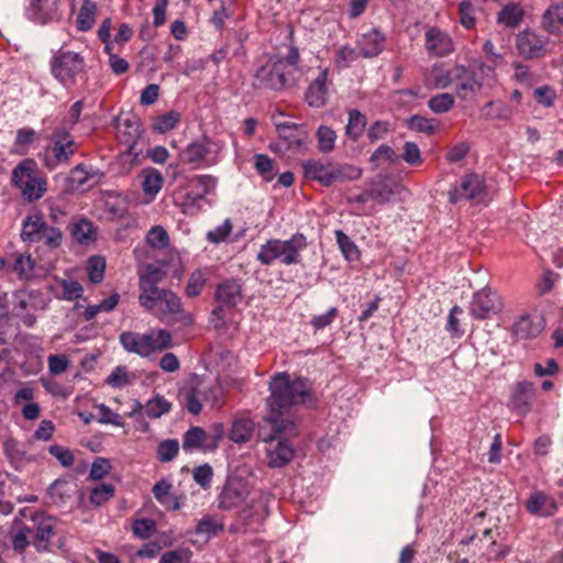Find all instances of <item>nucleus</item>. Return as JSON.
<instances>
[{"mask_svg":"<svg viewBox=\"0 0 563 563\" xmlns=\"http://www.w3.org/2000/svg\"><path fill=\"white\" fill-rule=\"evenodd\" d=\"M269 396L266 400L267 415L264 420L268 422L274 434L268 435L265 442L267 465L271 468H280L291 462L295 451L287 440H277L282 434H297L296 418L291 410L312 399V387L307 378L290 379L287 373H278L269 382Z\"/></svg>","mask_w":563,"mask_h":563,"instance_id":"nucleus-1","label":"nucleus"},{"mask_svg":"<svg viewBox=\"0 0 563 563\" xmlns=\"http://www.w3.org/2000/svg\"><path fill=\"white\" fill-rule=\"evenodd\" d=\"M299 49L290 45L285 57L269 58L260 66L252 82L255 89L283 91L296 85V74L299 71Z\"/></svg>","mask_w":563,"mask_h":563,"instance_id":"nucleus-2","label":"nucleus"},{"mask_svg":"<svg viewBox=\"0 0 563 563\" xmlns=\"http://www.w3.org/2000/svg\"><path fill=\"white\" fill-rule=\"evenodd\" d=\"M140 305L161 321L173 320L189 327L195 322L190 312L183 309L180 298L172 290L165 288L140 292Z\"/></svg>","mask_w":563,"mask_h":563,"instance_id":"nucleus-3","label":"nucleus"},{"mask_svg":"<svg viewBox=\"0 0 563 563\" xmlns=\"http://www.w3.org/2000/svg\"><path fill=\"white\" fill-rule=\"evenodd\" d=\"M308 246L303 233L297 232L288 240L271 239L261 245L256 260L265 266L278 261L280 264L290 266L301 262V252Z\"/></svg>","mask_w":563,"mask_h":563,"instance_id":"nucleus-4","label":"nucleus"},{"mask_svg":"<svg viewBox=\"0 0 563 563\" xmlns=\"http://www.w3.org/2000/svg\"><path fill=\"white\" fill-rule=\"evenodd\" d=\"M37 164L33 158L21 161L12 170V184L25 201L40 200L47 191V180L36 174Z\"/></svg>","mask_w":563,"mask_h":563,"instance_id":"nucleus-5","label":"nucleus"},{"mask_svg":"<svg viewBox=\"0 0 563 563\" xmlns=\"http://www.w3.org/2000/svg\"><path fill=\"white\" fill-rule=\"evenodd\" d=\"M48 141L43 156L44 166L53 170L58 165L68 164L78 147L68 128L60 123L53 130Z\"/></svg>","mask_w":563,"mask_h":563,"instance_id":"nucleus-6","label":"nucleus"},{"mask_svg":"<svg viewBox=\"0 0 563 563\" xmlns=\"http://www.w3.org/2000/svg\"><path fill=\"white\" fill-rule=\"evenodd\" d=\"M21 239L24 242H43L48 249H58L63 242V232L48 225L40 212L29 214L22 224Z\"/></svg>","mask_w":563,"mask_h":563,"instance_id":"nucleus-7","label":"nucleus"},{"mask_svg":"<svg viewBox=\"0 0 563 563\" xmlns=\"http://www.w3.org/2000/svg\"><path fill=\"white\" fill-rule=\"evenodd\" d=\"M135 225L136 219L129 212L128 198L108 190V229L114 231V239L124 240Z\"/></svg>","mask_w":563,"mask_h":563,"instance_id":"nucleus-8","label":"nucleus"},{"mask_svg":"<svg viewBox=\"0 0 563 563\" xmlns=\"http://www.w3.org/2000/svg\"><path fill=\"white\" fill-rule=\"evenodd\" d=\"M120 342L126 351L141 356H148L156 350L169 347L172 344V335L168 331L162 329L144 334L123 332L120 335Z\"/></svg>","mask_w":563,"mask_h":563,"instance_id":"nucleus-9","label":"nucleus"},{"mask_svg":"<svg viewBox=\"0 0 563 563\" xmlns=\"http://www.w3.org/2000/svg\"><path fill=\"white\" fill-rule=\"evenodd\" d=\"M84 68V58L75 52L59 49L51 59L54 78L66 88L75 86L78 78H82Z\"/></svg>","mask_w":563,"mask_h":563,"instance_id":"nucleus-10","label":"nucleus"},{"mask_svg":"<svg viewBox=\"0 0 563 563\" xmlns=\"http://www.w3.org/2000/svg\"><path fill=\"white\" fill-rule=\"evenodd\" d=\"M224 144L206 135L188 144L181 152V159L196 167L214 166L220 161Z\"/></svg>","mask_w":563,"mask_h":563,"instance_id":"nucleus-11","label":"nucleus"},{"mask_svg":"<svg viewBox=\"0 0 563 563\" xmlns=\"http://www.w3.org/2000/svg\"><path fill=\"white\" fill-rule=\"evenodd\" d=\"M242 298V284L239 279L231 278L222 282L214 292V299L219 306L212 310V316L222 320L223 309L238 306Z\"/></svg>","mask_w":563,"mask_h":563,"instance_id":"nucleus-12","label":"nucleus"},{"mask_svg":"<svg viewBox=\"0 0 563 563\" xmlns=\"http://www.w3.org/2000/svg\"><path fill=\"white\" fill-rule=\"evenodd\" d=\"M503 302L496 291L485 287L476 291L470 305L471 314L479 320L487 319L501 310Z\"/></svg>","mask_w":563,"mask_h":563,"instance_id":"nucleus-13","label":"nucleus"},{"mask_svg":"<svg viewBox=\"0 0 563 563\" xmlns=\"http://www.w3.org/2000/svg\"><path fill=\"white\" fill-rule=\"evenodd\" d=\"M247 485L240 479H229L220 492L217 501L221 510H233L242 507L249 497Z\"/></svg>","mask_w":563,"mask_h":563,"instance_id":"nucleus-14","label":"nucleus"},{"mask_svg":"<svg viewBox=\"0 0 563 563\" xmlns=\"http://www.w3.org/2000/svg\"><path fill=\"white\" fill-rule=\"evenodd\" d=\"M536 398V386L532 382L522 380L514 385L508 407L521 416H526L532 408Z\"/></svg>","mask_w":563,"mask_h":563,"instance_id":"nucleus-15","label":"nucleus"},{"mask_svg":"<svg viewBox=\"0 0 563 563\" xmlns=\"http://www.w3.org/2000/svg\"><path fill=\"white\" fill-rule=\"evenodd\" d=\"M213 394L210 386L202 383L185 387L179 391V401L192 415H199L202 410V402L209 401Z\"/></svg>","mask_w":563,"mask_h":563,"instance_id":"nucleus-16","label":"nucleus"},{"mask_svg":"<svg viewBox=\"0 0 563 563\" xmlns=\"http://www.w3.org/2000/svg\"><path fill=\"white\" fill-rule=\"evenodd\" d=\"M484 192V180L477 174L466 175L449 191L450 201L456 203L463 199L471 200Z\"/></svg>","mask_w":563,"mask_h":563,"instance_id":"nucleus-17","label":"nucleus"},{"mask_svg":"<svg viewBox=\"0 0 563 563\" xmlns=\"http://www.w3.org/2000/svg\"><path fill=\"white\" fill-rule=\"evenodd\" d=\"M330 84L329 68H322L306 90L305 100L309 107L319 109L327 104Z\"/></svg>","mask_w":563,"mask_h":563,"instance_id":"nucleus-18","label":"nucleus"},{"mask_svg":"<svg viewBox=\"0 0 563 563\" xmlns=\"http://www.w3.org/2000/svg\"><path fill=\"white\" fill-rule=\"evenodd\" d=\"M527 511L534 517H552L558 512L559 506L553 496L542 492H532L525 503Z\"/></svg>","mask_w":563,"mask_h":563,"instance_id":"nucleus-19","label":"nucleus"},{"mask_svg":"<svg viewBox=\"0 0 563 563\" xmlns=\"http://www.w3.org/2000/svg\"><path fill=\"white\" fill-rule=\"evenodd\" d=\"M115 136L131 151L140 137L139 120L132 114H121L114 119Z\"/></svg>","mask_w":563,"mask_h":563,"instance_id":"nucleus-20","label":"nucleus"},{"mask_svg":"<svg viewBox=\"0 0 563 563\" xmlns=\"http://www.w3.org/2000/svg\"><path fill=\"white\" fill-rule=\"evenodd\" d=\"M165 263L154 262L140 264L137 268L140 292L158 289V284L166 276Z\"/></svg>","mask_w":563,"mask_h":563,"instance_id":"nucleus-21","label":"nucleus"},{"mask_svg":"<svg viewBox=\"0 0 563 563\" xmlns=\"http://www.w3.org/2000/svg\"><path fill=\"white\" fill-rule=\"evenodd\" d=\"M68 231L73 240L84 246L93 244L98 238L97 227L82 216L71 218L68 224Z\"/></svg>","mask_w":563,"mask_h":563,"instance_id":"nucleus-22","label":"nucleus"},{"mask_svg":"<svg viewBox=\"0 0 563 563\" xmlns=\"http://www.w3.org/2000/svg\"><path fill=\"white\" fill-rule=\"evenodd\" d=\"M63 0H31L29 18L36 23L46 24L59 18Z\"/></svg>","mask_w":563,"mask_h":563,"instance_id":"nucleus-23","label":"nucleus"},{"mask_svg":"<svg viewBox=\"0 0 563 563\" xmlns=\"http://www.w3.org/2000/svg\"><path fill=\"white\" fill-rule=\"evenodd\" d=\"M545 321L541 314H522L514 323L512 332L518 340L537 338L544 329Z\"/></svg>","mask_w":563,"mask_h":563,"instance_id":"nucleus-24","label":"nucleus"},{"mask_svg":"<svg viewBox=\"0 0 563 563\" xmlns=\"http://www.w3.org/2000/svg\"><path fill=\"white\" fill-rule=\"evenodd\" d=\"M424 36L426 48L434 56H448L454 51L452 38L438 27H429Z\"/></svg>","mask_w":563,"mask_h":563,"instance_id":"nucleus-25","label":"nucleus"},{"mask_svg":"<svg viewBox=\"0 0 563 563\" xmlns=\"http://www.w3.org/2000/svg\"><path fill=\"white\" fill-rule=\"evenodd\" d=\"M457 77L454 79L455 92L462 100L473 98L482 88V82L477 80L475 73L463 65H456Z\"/></svg>","mask_w":563,"mask_h":563,"instance_id":"nucleus-26","label":"nucleus"},{"mask_svg":"<svg viewBox=\"0 0 563 563\" xmlns=\"http://www.w3.org/2000/svg\"><path fill=\"white\" fill-rule=\"evenodd\" d=\"M173 485L165 478L156 482L152 488L155 499L167 510H179L186 501V496L172 495Z\"/></svg>","mask_w":563,"mask_h":563,"instance_id":"nucleus-27","label":"nucleus"},{"mask_svg":"<svg viewBox=\"0 0 563 563\" xmlns=\"http://www.w3.org/2000/svg\"><path fill=\"white\" fill-rule=\"evenodd\" d=\"M517 48L526 58H538L545 54V41L534 32L523 31L517 36Z\"/></svg>","mask_w":563,"mask_h":563,"instance_id":"nucleus-28","label":"nucleus"},{"mask_svg":"<svg viewBox=\"0 0 563 563\" xmlns=\"http://www.w3.org/2000/svg\"><path fill=\"white\" fill-rule=\"evenodd\" d=\"M386 36L377 29H372L371 31L363 33L357 38V47L360 48V54L364 58H373L378 56L385 48Z\"/></svg>","mask_w":563,"mask_h":563,"instance_id":"nucleus-29","label":"nucleus"},{"mask_svg":"<svg viewBox=\"0 0 563 563\" xmlns=\"http://www.w3.org/2000/svg\"><path fill=\"white\" fill-rule=\"evenodd\" d=\"M332 162L308 159L302 163L306 179L318 181L323 187H330Z\"/></svg>","mask_w":563,"mask_h":563,"instance_id":"nucleus-30","label":"nucleus"},{"mask_svg":"<svg viewBox=\"0 0 563 563\" xmlns=\"http://www.w3.org/2000/svg\"><path fill=\"white\" fill-rule=\"evenodd\" d=\"M55 520L52 517L42 518L33 536V544L37 551H46L49 548L52 537L54 536Z\"/></svg>","mask_w":563,"mask_h":563,"instance_id":"nucleus-31","label":"nucleus"},{"mask_svg":"<svg viewBox=\"0 0 563 563\" xmlns=\"http://www.w3.org/2000/svg\"><path fill=\"white\" fill-rule=\"evenodd\" d=\"M525 11L519 3L510 2L501 8L497 14V23L508 27H517L523 20Z\"/></svg>","mask_w":563,"mask_h":563,"instance_id":"nucleus-32","label":"nucleus"},{"mask_svg":"<svg viewBox=\"0 0 563 563\" xmlns=\"http://www.w3.org/2000/svg\"><path fill=\"white\" fill-rule=\"evenodd\" d=\"M362 168L353 164L332 163L330 187L336 183L356 180L362 176Z\"/></svg>","mask_w":563,"mask_h":563,"instance_id":"nucleus-33","label":"nucleus"},{"mask_svg":"<svg viewBox=\"0 0 563 563\" xmlns=\"http://www.w3.org/2000/svg\"><path fill=\"white\" fill-rule=\"evenodd\" d=\"M543 27L552 34L563 31V4L551 5L542 16Z\"/></svg>","mask_w":563,"mask_h":563,"instance_id":"nucleus-34","label":"nucleus"},{"mask_svg":"<svg viewBox=\"0 0 563 563\" xmlns=\"http://www.w3.org/2000/svg\"><path fill=\"white\" fill-rule=\"evenodd\" d=\"M97 14V4L92 0H84L76 18V26L79 31H89L95 22Z\"/></svg>","mask_w":563,"mask_h":563,"instance_id":"nucleus-35","label":"nucleus"},{"mask_svg":"<svg viewBox=\"0 0 563 563\" xmlns=\"http://www.w3.org/2000/svg\"><path fill=\"white\" fill-rule=\"evenodd\" d=\"M456 65L451 68H444L442 64H435L431 68L433 85L437 89H445L454 84V79L459 78Z\"/></svg>","mask_w":563,"mask_h":563,"instance_id":"nucleus-36","label":"nucleus"},{"mask_svg":"<svg viewBox=\"0 0 563 563\" xmlns=\"http://www.w3.org/2000/svg\"><path fill=\"white\" fill-rule=\"evenodd\" d=\"M367 119L360 110L353 109L349 111L345 134L352 141H357L364 133Z\"/></svg>","mask_w":563,"mask_h":563,"instance_id":"nucleus-37","label":"nucleus"},{"mask_svg":"<svg viewBox=\"0 0 563 563\" xmlns=\"http://www.w3.org/2000/svg\"><path fill=\"white\" fill-rule=\"evenodd\" d=\"M92 175L86 170L82 164H79L70 170L67 177V189L70 191H84L91 186L89 184Z\"/></svg>","mask_w":563,"mask_h":563,"instance_id":"nucleus-38","label":"nucleus"},{"mask_svg":"<svg viewBox=\"0 0 563 563\" xmlns=\"http://www.w3.org/2000/svg\"><path fill=\"white\" fill-rule=\"evenodd\" d=\"M253 429L254 423L251 419H238L232 423L229 438L235 443H245L251 439Z\"/></svg>","mask_w":563,"mask_h":563,"instance_id":"nucleus-39","label":"nucleus"},{"mask_svg":"<svg viewBox=\"0 0 563 563\" xmlns=\"http://www.w3.org/2000/svg\"><path fill=\"white\" fill-rule=\"evenodd\" d=\"M163 176L155 168H145L143 170L142 189L146 196L154 198L163 187Z\"/></svg>","mask_w":563,"mask_h":563,"instance_id":"nucleus-40","label":"nucleus"},{"mask_svg":"<svg viewBox=\"0 0 563 563\" xmlns=\"http://www.w3.org/2000/svg\"><path fill=\"white\" fill-rule=\"evenodd\" d=\"M170 409L172 404L164 396L156 395L144 405V415L151 419H157L169 412Z\"/></svg>","mask_w":563,"mask_h":563,"instance_id":"nucleus-41","label":"nucleus"},{"mask_svg":"<svg viewBox=\"0 0 563 563\" xmlns=\"http://www.w3.org/2000/svg\"><path fill=\"white\" fill-rule=\"evenodd\" d=\"M136 380V375L130 372L126 366H117L108 376V385L113 388H123L131 386Z\"/></svg>","mask_w":563,"mask_h":563,"instance_id":"nucleus-42","label":"nucleus"},{"mask_svg":"<svg viewBox=\"0 0 563 563\" xmlns=\"http://www.w3.org/2000/svg\"><path fill=\"white\" fill-rule=\"evenodd\" d=\"M406 124L411 131L432 135L437 131L438 120L413 114L407 119Z\"/></svg>","mask_w":563,"mask_h":563,"instance_id":"nucleus-43","label":"nucleus"},{"mask_svg":"<svg viewBox=\"0 0 563 563\" xmlns=\"http://www.w3.org/2000/svg\"><path fill=\"white\" fill-rule=\"evenodd\" d=\"M136 157L131 151H124L115 162L110 166L112 177H123L129 175L135 166Z\"/></svg>","mask_w":563,"mask_h":563,"instance_id":"nucleus-44","label":"nucleus"},{"mask_svg":"<svg viewBox=\"0 0 563 563\" xmlns=\"http://www.w3.org/2000/svg\"><path fill=\"white\" fill-rule=\"evenodd\" d=\"M316 137L318 142V150L323 153L328 154L331 153L335 147L336 142V133L333 129H331L328 125H320L317 129Z\"/></svg>","mask_w":563,"mask_h":563,"instance_id":"nucleus-45","label":"nucleus"},{"mask_svg":"<svg viewBox=\"0 0 563 563\" xmlns=\"http://www.w3.org/2000/svg\"><path fill=\"white\" fill-rule=\"evenodd\" d=\"M180 121V114L175 111H168L162 115H158L154 119L152 129L158 133H167L174 130Z\"/></svg>","mask_w":563,"mask_h":563,"instance_id":"nucleus-46","label":"nucleus"},{"mask_svg":"<svg viewBox=\"0 0 563 563\" xmlns=\"http://www.w3.org/2000/svg\"><path fill=\"white\" fill-rule=\"evenodd\" d=\"M482 113L488 120L508 119L511 115V109L504 101H489L483 107Z\"/></svg>","mask_w":563,"mask_h":563,"instance_id":"nucleus-47","label":"nucleus"},{"mask_svg":"<svg viewBox=\"0 0 563 563\" xmlns=\"http://www.w3.org/2000/svg\"><path fill=\"white\" fill-rule=\"evenodd\" d=\"M207 440L206 431L200 427H191L187 430L183 438V448L185 451L199 449Z\"/></svg>","mask_w":563,"mask_h":563,"instance_id":"nucleus-48","label":"nucleus"},{"mask_svg":"<svg viewBox=\"0 0 563 563\" xmlns=\"http://www.w3.org/2000/svg\"><path fill=\"white\" fill-rule=\"evenodd\" d=\"M339 247L347 261H357L361 252L356 244L341 230L335 231Z\"/></svg>","mask_w":563,"mask_h":563,"instance_id":"nucleus-49","label":"nucleus"},{"mask_svg":"<svg viewBox=\"0 0 563 563\" xmlns=\"http://www.w3.org/2000/svg\"><path fill=\"white\" fill-rule=\"evenodd\" d=\"M428 107L433 113H446L454 107V97L448 92L435 95L429 99Z\"/></svg>","mask_w":563,"mask_h":563,"instance_id":"nucleus-50","label":"nucleus"},{"mask_svg":"<svg viewBox=\"0 0 563 563\" xmlns=\"http://www.w3.org/2000/svg\"><path fill=\"white\" fill-rule=\"evenodd\" d=\"M190 185L196 189L195 191L205 199L207 195L214 191L218 179L211 175H198L190 180Z\"/></svg>","mask_w":563,"mask_h":563,"instance_id":"nucleus-51","label":"nucleus"},{"mask_svg":"<svg viewBox=\"0 0 563 563\" xmlns=\"http://www.w3.org/2000/svg\"><path fill=\"white\" fill-rule=\"evenodd\" d=\"M398 159L399 156L397 155L395 150L387 144L379 145L369 157V162L376 167L384 162L395 164L396 162H398Z\"/></svg>","mask_w":563,"mask_h":563,"instance_id":"nucleus-52","label":"nucleus"},{"mask_svg":"<svg viewBox=\"0 0 563 563\" xmlns=\"http://www.w3.org/2000/svg\"><path fill=\"white\" fill-rule=\"evenodd\" d=\"M179 452V443L176 439H167L157 445V460L163 463L173 461Z\"/></svg>","mask_w":563,"mask_h":563,"instance_id":"nucleus-53","label":"nucleus"},{"mask_svg":"<svg viewBox=\"0 0 563 563\" xmlns=\"http://www.w3.org/2000/svg\"><path fill=\"white\" fill-rule=\"evenodd\" d=\"M34 262L30 254H19L13 264V271L21 279H30L34 273Z\"/></svg>","mask_w":563,"mask_h":563,"instance_id":"nucleus-54","label":"nucleus"},{"mask_svg":"<svg viewBox=\"0 0 563 563\" xmlns=\"http://www.w3.org/2000/svg\"><path fill=\"white\" fill-rule=\"evenodd\" d=\"M86 269L91 283H100L106 272V258L102 256L90 257Z\"/></svg>","mask_w":563,"mask_h":563,"instance_id":"nucleus-55","label":"nucleus"},{"mask_svg":"<svg viewBox=\"0 0 563 563\" xmlns=\"http://www.w3.org/2000/svg\"><path fill=\"white\" fill-rule=\"evenodd\" d=\"M254 167L266 181H271L275 176L274 162L265 154L254 155Z\"/></svg>","mask_w":563,"mask_h":563,"instance_id":"nucleus-56","label":"nucleus"},{"mask_svg":"<svg viewBox=\"0 0 563 563\" xmlns=\"http://www.w3.org/2000/svg\"><path fill=\"white\" fill-rule=\"evenodd\" d=\"M358 56L360 53L355 48L349 45L341 46L336 52L334 60L335 66L339 69L347 68L358 58Z\"/></svg>","mask_w":563,"mask_h":563,"instance_id":"nucleus-57","label":"nucleus"},{"mask_svg":"<svg viewBox=\"0 0 563 563\" xmlns=\"http://www.w3.org/2000/svg\"><path fill=\"white\" fill-rule=\"evenodd\" d=\"M167 231L161 227H153L146 234V243L153 249H164L168 245Z\"/></svg>","mask_w":563,"mask_h":563,"instance_id":"nucleus-58","label":"nucleus"},{"mask_svg":"<svg viewBox=\"0 0 563 563\" xmlns=\"http://www.w3.org/2000/svg\"><path fill=\"white\" fill-rule=\"evenodd\" d=\"M206 282L207 277L201 269L192 272L186 285V295L189 297H196L200 295L205 288Z\"/></svg>","mask_w":563,"mask_h":563,"instance_id":"nucleus-59","label":"nucleus"},{"mask_svg":"<svg viewBox=\"0 0 563 563\" xmlns=\"http://www.w3.org/2000/svg\"><path fill=\"white\" fill-rule=\"evenodd\" d=\"M3 453L12 464L25 459V451L22 450L20 442L14 438H8L4 440Z\"/></svg>","mask_w":563,"mask_h":563,"instance_id":"nucleus-60","label":"nucleus"},{"mask_svg":"<svg viewBox=\"0 0 563 563\" xmlns=\"http://www.w3.org/2000/svg\"><path fill=\"white\" fill-rule=\"evenodd\" d=\"M192 478L202 489H209L213 478V470L207 463L199 465L192 470Z\"/></svg>","mask_w":563,"mask_h":563,"instance_id":"nucleus-61","label":"nucleus"},{"mask_svg":"<svg viewBox=\"0 0 563 563\" xmlns=\"http://www.w3.org/2000/svg\"><path fill=\"white\" fill-rule=\"evenodd\" d=\"M391 131V124L388 121L377 120L367 129V139L371 143H375L386 137Z\"/></svg>","mask_w":563,"mask_h":563,"instance_id":"nucleus-62","label":"nucleus"},{"mask_svg":"<svg viewBox=\"0 0 563 563\" xmlns=\"http://www.w3.org/2000/svg\"><path fill=\"white\" fill-rule=\"evenodd\" d=\"M36 132L32 128H22L16 131L14 145L19 146V153L25 154L29 146L35 141Z\"/></svg>","mask_w":563,"mask_h":563,"instance_id":"nucleus-63","label":"nucleus"},{"mask_svg":"<svg viewBox=\"0 0 563 563\" xmlns=\"http://www.w3.org/2000/svg\"><path fill=\"white\" fill-rule=\"evenodd\" d=\"M60 287L63 290V298L68 301L76 300L82 296V286L75 279H63L60 282Z\"/></svg>","mask_w":563,"mask_h":563,"instance_id":"nucleus-64","label":"nucleus"}]
</instances>
